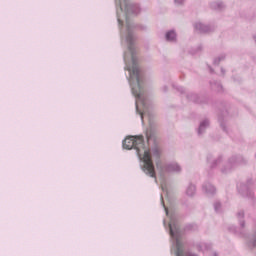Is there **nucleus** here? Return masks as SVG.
I'll list each match as a JSON object with an SVG mask.
<instances>
[{"label":"nucleus","mask_w":256,"mask_h":256,"mask_svg":"<svg viewBox=\"0 0 256 256\" xmlns=\"http://www.w3.org/2000/svg\"><path fill=\"white\" fill-rule=\"evenodd\" d=\"M200 129H203V124L200 125Z\"/></svg>","instance_id":"obj_8"},{"label":"nucleus","mask_w":256,"mask_h":256,"mask_svg":"<svg viewBox=\"0 0 256 256\" xmlns=\"http://www.w3.org/2000/svg\"><path fill=\"white\" fill-rule=\"evenodd\" d=\"M181 168H179V166H176V171H180Z\"/></svg>","instance_id":"obj_7"},{"label":"nucleus","mask_w":256,"mask_h":256,"mask_svg":"<svg viewBox=\"0 0 256 256\" xmlns=\"http://www.w3.org/2000/svg\"><path fill=\"white\" fill-rule=\"evenodd\" d=\"M177 37V35L175 34V32L170 31L166 34V39L167 41H175V38Z\"/></svg>","instance_id":"obj_4"},{"label":"nucleus","mask_w":256,"mask_h":256,"mask_svg":"<svg viewBox=\"0 0 256 256\" xmlns=\"http://www.w3.org/2000/svg\"><path fill=\"white\" fill-rule=\"evenodd\" d=\"M193 193H195V188H194V186H190L187 190V194L188 195H193Z\"/></svg>","instance_id":"obj_5"},{"label":"nucleus","mask_w":256,"mask_h":256,"mask_svg":"<svg viewBox=\"0 0 256 256\" xmlns=\"http://www.w3.org/2000/svg\"><path fill=\"white\" fill-rule=\"evenodd\" d=\"M170 227V235L173 237V227H171V225H169Z\"/></svg>","instance_id":"obj_6"},{"label":"nucleus","mask_w":256,"mask_h":256,"mask_svg":"<svg viewBox=\"0 0 256 256\" xmlns=\"http://www.w3.org/2000/svg\"><path fill=\"white\" fill-rule=\"evenodd\" d=\"M176 256H183V246H181V242H176Z\"/></svg>","instance_id":"obj_3"},{"label":"nucleus","mask_w":256,"mask_h":256,"mask_svg":"<svg viewBox=\"0 0 256 256\" xmlns=\"http://www.w3.org/2000/svg\"><path fill=\"white\" fill-rule=\"evenodd\" d=\"M128 71L130 73L131 79H136L137 83H139V67L137 66L128 67Z\"/></svg>","instance_id":"obj_2"},{"label":"nucleus","mask_w":256,"mask_h":256,"mask_svg":"<svg viewBox=\"0 0 256 256\" xmlns=\"http://www.w3.org/2000/svg\"><path fill=\"white\" fill-rule=\"evenodd\" d=\"M124 149H136L138 156L143 161V171L150 177H155V166L151 159V152L145 148L143 136H130L123 141Z\"/></svg>","instance_id":"obj_1"}]
</instances>
